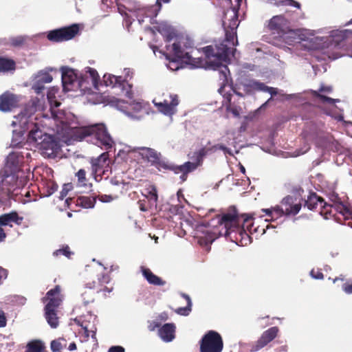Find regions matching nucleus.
Wrapping results in <instances>:
<instances>
[{
  "label": "nucleus",
  "instance_id": "nucleus-1",
  "mask_svg": "<svg viewBox=\"0 0 352 352\" xmlns=\"http://www.w3.org/2000/svg\"><path fill=\"white\" fill-rule=\"evenodd\" d=\"M233 46L238 45L236 32L234 28L226 32L225 40L214 46L208 45L200 50L204 56L206 66H227L231 63V58L234 56L236 49L229 47L225 43Z\"/></svg>",
  "mask_w": 352,
  "mask_h": 352
},
{
  "label": "nucleus",
  "instance_id": "nucleus-2",
  "mask_svg": "<svg viewBox=\"0 0 352 352\" xmlns=\"http://www.w3.org/2000/svg\"><path fill=\"white\" fill-rule=\"evenodd\" d=\"M231 232L229 230H225V232L218 228H210L204 224H199L195 228V237L197 239L201 245H208L217 238L224 236L228 241L235 243L238 245H246L250 241V236L243 227H234Z\"/></svg>",
  "mask_w": 352,
  "mask_h": 352
},
{
  "label": "nucleus",
  "instance_id": "nucleus-3",
  "mask_svg": "<svg viewBox=\"0 0 352 352\" xmlns=\"http://www.w3.org/2000/svg\"><path fill=\"white\" fill-rule=\"evenodd\" d=\"M34 104L33 107L25 106L20 113L15 116V121L12 122V125H19V129H14L12 131V137L10 142V147L12 148L21 147L26 144L24 135L28 133V136L30 134L31 129L33 127L30 126L31 124H36L38 120L37 117L34 115L37 109H41V104Z\"/></svg>",
  "mask_w": 352,
  "mask_h": 352
},
{
  "label": "nucleus",
  "instance_id": "nucleus-4",
  "mask_svg": "<svg viewBox=\"0 0 352 352\" xmlns=\"http://www.w3.org/2000/svg\"><path fill=\"white\" fill-rule=\"evenodd\" d=\"M31 129L28 135V141L34 143L41 154L45 158L54 159L60 151V142L53 135L47 134L44 131L43 126L36 121V124H31Z\"/></svg>",
  "mask_w": 352,
  "mask_h": 352
},
{
  "label": "nucleus",
  "instance_id": "nucleus-5",
  "mask_svg": "<svg viewBox=\"0 0 352 352\" xmlns=\"http://www.w3.org/2000/svg\"><path fill=\"white\" fill-rule=\"evenodd\" d=\"M78 136L80 140L87 138V142H91L106 151L112 148L115 144L104 124H96L80 128Z\"/></svg>",
  "mask_w": 352,
  "mask_h": 352
},
{
  "label": "nucleus",
  "instance_id": "nucleus-6",
  "mask_svg": "<svg viewBox=\"0 0 352 352\" xmlns=\"http://www.w3.org/2000/svg\"><path fill=\"white\" fill-rule=\"evenodd\" d=\"M232 212H228L222 214L221 216L219 215L217 218V221L218 225L211 226L210 223H204L206 226H210V228H218L220 230H222L223 232H225L226 229H228L229 232H231L233 230H234V227H238L236 224H239L241 221H243V224L248 223L249 220L252 219V217L248 214H242L239 215L237 213L236 208L233 206L232 207ZM203 224V223H197V225Z\"/></svg>",
  "mask_w": 352,
  "mask_h": 352
},
{
  "label": "nucleus",
  "instance_id": "nucleus-7",
  "mask_svg": "<svg viewBox=\"0 0 352 352\" xmlns=\"http://www.w3.org/2000/svg\"><path fill=\"white\" fill-rule=\"evenodd\" d=\"M210 154L208 147H201L197 151L192 153L189 157L192 162H186L183 164L177 165L175 168V174L181 173L179 177L182 182H185L187 179L188 174L195 171L199 166L203 164L205 157Z\"/></svg>",
  "mask_w": 352,
  "mask_h": 352
},
{
  "label": "nucleus",
  "instance_id": "nucleus-8",
  "mask_svg": "<svg viewBox=\"0 0 352 352\" xmlns=\"http://www.w3.org/2000/svg\"><path fill=\"white\" fill-rule=\"evenodd\" d=\"M84 25L73 23L70 25L52 30L47 33V38L52 43H62L74 39L80 35Z\"/></svg>",
  "mask_w": 352,
  "mask_h": 352
},
{
  "label": "nucleus",
  "instance_id": "nucleus-9",
  "mask_svg": "<svg viewBox=\"0 0 352 352\" xmlns=\"http://www.w3.org/2000/svg\"><path fill=\"white\" fill-rule=\"evenodd\" d=\"M138 149L140 151V154L142 158L146 160L158 170H170L175 174L176 164L162 157L160 153L148 147H139Z\"/></svg>",
  "mask_w": 352,
  "mask_h": 352
},
{
  "label": "nucleus",
  "instance_id": "nucleus-10",
  "mask_svg": "<svg viewBox=\"0 0 352 352\" xmlns=\"http://www.w3.org/2000/svg\"><path fill=\"white\" fill-rule=\"evenodd\" d=\"M106 102L107 104L116 107L131 118L139 119L140 116H137L136 113H140L142 111L146 112V105L142 101L132 100L128 102L123 100L118 99L114 96H108Z\"/></svg>",
  "mask_w": 352,
  "mask_h": 352
},
{
  "label": "nucleus",
  "instance_id": "nucleus-11",
  "mask_svg": "<svg viewBox=\"0 0 352 352\" xmlns=\"http://www.w3.org/2000/svg\"><path fill=\"white\" fill-rule=\"evenodd\" d=\"M52 80V76L47 72L41 71L36 77L35 82L32 86V89L37 94L34 98H32L30 102L26 104L27 107H33L36 104H41V109L37 111H43L45 109V83H49Z\"/></svg>",
  "mask_w": 352,
  "mask_h": 352
},
{
  "label": "nucleus",
  "instance_id": "nucleus-12",
  "mask_svg": "<svg viewBox=\"0 0 352 352\" xmlns=\"http://www.w3.org/2000/svg\"><path fill=\"white\" fill-rule=\"evenodd\" d=\"M167 53H164L166 58L170 62L176 63H184L189 66H206V63H202L200 60L197 65L194 59L188 52H184L179 43H174L171 46L166 45Z\"/></svg>",
  "mask_w": 352,
  "mask_h": 352
},
{
  "label": "nucleus",
  "instance_id": "nucleus-13",
  "mask_svg": "<svg viewBox=\"0 0 352 352\" xmlns=\"http://www.w3.org/2000/svg\"><path fill=\"white\" fill-rule=\"evenodd\" d=\"M74 322L84 330L85 341L88 340L89 334H91L93 341L96 343L98 342L96 338L97 324L98 323L97 316L89 311L86 314L76 318Z\"/></svg>",
  "mask_w": 352,
  "mask_h": 352
},
{
  "label": "nucleus",
  "instance_id": "nucleus-14",
  "mask_svg": "<svg viewBox=\"0 0 352 352\" xmlns=\"http://www.w3.org/2000/svg\"><path fill=\"white\" fill-rule=\"evenodd\" d=\"M223 348L221 335L212 330L208 331L200 341V352H221Z\"/></svg>",
  "mask_w": 352,
  "mask_h": 352
},
{
  "label": "nucleus",
  "instance_id": "nucleus-15",
  "mask_svg": "<svg viewBox=\"0 0 352 352\" xmlns=\"http://www.w3.org/2000/svg\"><path fill=\"white\" fill-rule=\"evenodd\" d=\"M304 207H307L309 210H319V213L323 216L325 219H329L330 214L333 210L331 206L327 205V203L316 192H309L307 199L305 201Z\"/></svg>",
  "mask_w": 352,
  "mask_h": 352
},
{
  "label": "nucleus",
  "instance_id": "nucleus-16",
  "mask_svg": "<svg viewBox=\"0 0 352 352\" xmlns=\"http://www.w3.org/2000/svg\"><path fill=\"white\" fill-rule=\"evenodd\" d=\"M63 89L65 91H78L80 82L79 81L80 74L77 69L73 67H60Z\"/></svg>",
  "mask_w": 352,
  "mask_h": 352
},
{
  "label": "nucleus",
  "instance_id": "nucleus-17",
  "mask_svg": "<svg viewBox=\"0 0 352 352\" xmlns=\"http://www.w3.org/2000/svg\"><path fill=\"white\" fill-rule=\"evenodd\" d=\"M89 69L86 72L85 74H80L78 90L83 94H90L92 91V87L98 89V83L100 80V76L97 71L92 67H87Z\"/></svg>",
  "mask_w": 352,
  "mask_h": 352
},
{
  "label": "nucleus",
  "instance_id": "nucleus-18",
  "mask_svg": "<svg viewBox=\"0 0 352 352\" xmlns=\"http://www.w3.org/2000/svg\"><path fill=\"white\" fill-rule=\"evenodd\" d=\"M289 21L281 15L273 16L269 21L268 28L273 33H277L284 39L289 35H295L296 33L289 28Z\"/></svg>",
  "mask_w": 352,
  "mask_h": 352
},
{
  "label": "nucleus",
  "instance_id": "nucleus-19",
  "mask_svg": "<svg viewBox=\"0 0 352 352\" xmlns=\"http://www.w3.org/2000/svg\"><path fill=\"white\" fill-rule=\"evenodd\" d=\"M278 328L277 327H272L265 331L259 338V339L254 343L247 344V350L250 352H256L267 346L277 336Z\"/></svg>",
  "mask_w": 352,
  "mask_h": 352
},
{
  "label": "nucleus",
  "instance_id": "nucleus-20",
  "mask_svg": "<svg viewBox=\"0 0 352 352\" xmlns=\"http://www.w3.org/2000/svg\"><path fill=\"white\" fill-rule=\"evenodd\" d=\"M58 88L55 87L49 88L47 91L46 99L50 106L52 117L55 120L59 121L61 124H64L65 121L63 120L64 113L54 109L60 104V103L56 100V95L58 94Z\"/></svg>",
  "mask_w": 352,
  "mask_h": 352
},
{
  "label": "nucleus",
  "instance_id": "nucleus-21",
  "mask_svg": "<svg viewBox=\"0 0 352 352\" xmlns=\"http://www.w3.org/2000/svg\"><path fill=\"white\" fill-rule=\"evenodd\" d=\"M22 162L12 151L6 157V162L3 169V177L5 178L17 177V173L20 170V166Z\"/></svg>",
  "mask_w": 352,
  "mask_h": 352
},
{
  "label": "nucleus",
  "instance_id": "nucleus-22",
  "mask_svg": "<svg viewBox=\"0 0 352 352\" xmlns=\"http://www.w3.org/2000/svg\"><path fill=\"white\" fill-rule=\"evenodd\" d=\"M243 89L248 95L254 94L255 91L267 92L271 96H276L278 93L276 88L268 87L265 83L257 80H252L248 84H243Z\"/></svg>",
  "mask_w": 352,
  "mask_h": 352
},
{
  "label": "nucleus",
  "instance_id": "nucleus-23",
  "mask_svg": "<svg viewBox=\"0 0 352 352\" xmlns=\"http://www.w3.org/2000/svg\"><path fill=\"white\" fill-rule=\"evenodd\" d=\"M322 124L310 122L307 124L302 131L303 138L307 141L317 142L323 135L324 131Z\"/></svg>",
  "mask_w": 352,
  "mask_h": 352
},
{
  "label": "nucleus",
  "instance_id": "nucleus-24",
  "mask_svg": "<svg viewBox=\"0 0 352 352\" xmlns=\"http://www.w3.org/2000/svg\"><path fill=\"white\" fill-rule=\"evenodd\" d=\"M18 97L7 91L0 96V111L3 112L10 111L18 105Z\"/></svg>",
  "mask_w": 352,
  "mask_h": 352
},
{
  "label": "nucleus",
  "instance_id": "nucleus-25",
  "mask_svg": "<svg viewBox=\"0 0 352 352\" xmlns=\"http://www.w3.org/2000/svg\"><path fill=\"white\" fill-rule=\"evenodd\" d=\"M283 206L285 216L297 214L302 208V204L296 203V198L287 195L283 199L280 203Z\"/></svg>",
  "mask_w": 352,
  "mask_h": 352
},
{
  "label": "nucleus",
  "instance_id": "nucleus-26",
  "mask_svg": "<svg viewBox=\"0 0 352 352\" xmlns=\"http://www.w3.org/2000/svg\"><path fill=\"white\" fill-rule=\"evenodd\" d=\"M336 207L335 210L340 215L336 221L342 224L347 221L346 224L352 228V208L340 204H336Z\"/></svg>",
  "mask_w": 352,
  "mask_h": 352
},
{
  "label": "nucleus",
  "instance_id": "nucleus-27",
  "mask_svg": "<svg viewBox=\"0 0 352 352\" xmlns=\"http://www.w3.org/2000/svg\"><path fill=\"white\" fill-rule=\"evenodd\" d=\"M23 221V217L19 215L16 211L12 210L0 215V226H9L12 228L13 224L20 226Z\"/></svg>",
  "mask_w": 352,
  "mask_h": 352
},
{
  "label": "nucleus",
  "instance_id": "nucleus-28",
  "mask_svg": "<svg viewBox=\"0 0 352 352\" xmlns=\"http://www.w3.org/2000/svg\"><path fill=\"white\" fill-rule=\"evenodd\" d=\"M175 329L174 323H166L159 329V336L164 342H171L175 338Z\"/></svg>",
  "mask_w": 352,
  "mask_h": 352
},
{
  "label": "nucleus",
  "instance_id": "nucleus-29",
  "mask_svg": "<svg viewBox=\"0 0 352 352\" xmlns=\"http://www.w3.org/2000/svg\"><path fill=\"white\" fill-rule=\"evenodd\" d=\"M141 271L144 278L150 285L155 286H163L166 284L165 280L154 274L150 269L141 267Z\"/></svg>",
  "mask_w": 352,
  "mask_h": 352
},
{
  "label": "nucleus",
  "instance_id": "nucleus-30",
  "mask_svg": "<svg viewBox=\"0 0 352 352\" xmlns=\"http://www.w3.org/2000/svg\"><path fill=\"white\" fill-rule=\"evenodd\" d=\"M13 149L12 152L23 164L27 163L31 160V152L28 148H25L24 146Z\"/></svg>",
  "mask_w": 352,
  "mask_h": 352
},
{
  "label": "nucleus",
  "instance_id": "nucleus-31",
  "mask_svg": "<svg viewBox=\"0 0 352 352\" xmlns=\"http://www.w3.org/2000/svg\"><path fill=\"white\" fill-rule=\"evenodd\" d=\"M45 318L51 328L56 329L58 326L59 322L56 311L53 309H45Z\"/></svg>",
  "mask_w": 352,
  "mask_h": 352
},
{
  "label": "nucleus",
  "instance_id": "nucleus-32",
  "mask_svg": "<svg viewBox=\"0 0 352 352\" xmlns=\"http://www.w3.org/2000/svg\"><path fill=\"white\" fill-rule=\"evenodd\" d=\"M96 201V198L94 197L81 196L77 198L76 204L84 208H92Z\"/></svg>",
  "mask_w": 352,
  "mask_h": 352
},
{
  "label": "nucleus",
  "instance_id": "nucleus-33",
  "mask_svg": "<svg viewBox=\"0 0 352 352\" xmlns=\"http://www.w3.org/2000/svg\"><path fill=\"white\" fill-rule=\"evenodd\" d=\"M155 106L157 107V110L165 116H173L176 110L173 109L167 100L160 102H154Z\"/></svg>",
  "mask_w": 352,
  "mask_h": 352
},
{
  "label": "nucleus",
  "instance_id": "nucleus-34",
  "mask_svg": "<svg viewBox=\"0 0 352 352\" xmlns=\"http://www.w3.org/2000/svg\"><path fill=\"white\" fill-rule=\"evenodd\" d=\"M329 200L331 203H330V204L327 203V205H329V206H331L333 207V210L331 212V213L328 214V216H329V219H333L336 221V217H338L340 216L338 214V212L335 210L336 208V204H344L340 201V199L337 194L331 195L329 196Z\"/></svg>",
  "mask_w": 352,
  "mask_h": 352
},
{
  "label": "nucleus",
  "instance_id": "nucleus-35",
  "mask_svg": "<svg viewBox=\"0 0 352 352\" xmlns=\"http://www.w3.org/2000/svg\"><path fill=\"white\" fill-rule=\"evenodd\" d=\"M224 98L227 100L228 104L226 105V109L228 112H230L236 118L240 117V113L242 110L239 106H232L231 104L232 95L227 94L224 96Z\"/></svg>",
  "mask_w": 352,
  "mask_h": 352
},
{
  "label": "nucleus",
  "instance_id": "nucleus-36",
  "mask_svg": "<svg viewBox=\"0 0 352 352\" xmlns=\"http://www.w3.org/2000/svg\"><path fill=\"white\" fill-rule=\"evenodd\" d=\"M25 352H46L44 344L41 341L37 340L30 342L27 346Z\"/></svg>",
  "mask_w": 352,
  "mask_h": 352
},
{
  "label": "nucleus",
  "instance_id": "nucleus-37",
  "mask_svg": "<svg viewBox=\"0 0 352 352\" xmlns=\"http://www.w3.org/2000/svg\"><path fill=\"white\" fill-rule=\"evenodd\" d=\"M104 81L107 86H111L115 87L117 85H120L122 77L121 76H116L114 75H109L108 78L106 77V75L104 76Z\"/></svg>",
  "mask_w": 352,
  "mask_h": 352
},
{
  "label": "nucleus",
  "instance_id": "nucleus-38",
  "mask_svg": "<svg viewBox=\"0 0 352 352\" xmlns=\"http://www.w3.org/2000/svg\"><path fill=\"white\" fill-rule=\"evenodd\" d=\"M274 4L276 6H292L297 8H300V4L294 0H274Z\"/></svg>",
  "mask_w": 352,
  "mask_h": 352
},
{
  "label": "nucleus",
  "instance_id": "nucleus-39",
  "mask_svg": "<svg viewBox=\"0 0 352 352\" xmlns=\"http://www.w3.org/2000/svg\"><path fill=\"white\" fill-rule=\"evenodd\" d=\"M147 190L148 195L146 197L149 199L151 204H155L158 198L156 187L155 186H151Z\"/></svg>",
  "mask_w": 352,
  "mask_h": 352
},
{
  "label": "nucleus",
  "instance_id": "nucleus-40",
  "mask_svg": "<svg viewBox=\"0 0 352 352\" xmlns=\"http://www.w3.org/2000/svg\"><path fill=\"white\" fill-rule=\"evenodd\" d=\"M48 300V302L45 306V309H53L56 311V309L60 304V298L59 297H55L49 298Z\"/></svg>",
  "mask_w": 352,
  "mask_h": 352
},
{
  "label": "nucleus",
  "instance_id": "nucleus-41",
  "mask_svg": "<svg viewBox=\"0 0 352 352\" xmlns=\"http://www.w3.org/2000/svg\"><path fill=\"white\" fill-rule=\"evenodd\" d=\"M76 176L78 178V183L79 186H86L87 179H86V172L84 169H80L76 173Z\"/></svg>",
  "mask_w": 352,
  "mask_h": 352
},
{
  "label": "nucleus",
  "instance_id": "nucleus-42",
  "mask_svg": "<svg viewBox=\"0 0 352 352\" xmlns=\"http://www.w3.org/2000/svg\"><path fill=\"white\" fill-rule=\"evenodd\" d=\"M190 69H196L197 67H190ZM205 69H212L213 70H216L219 67H203ZM223 69L219 71L220 78H223V82H226V83L228 82V79L227 76V73L230 74L229 67H222Z\"/></svg>",
  "mask_w": 352,
  "mask_h": 352
},
{
  "label": "nucleus",
  "instance_id": "nucleus-43",
  "mask_svg": "<svg viewBox=\"0 0 352 352\" xmlns=\"http://www.w3.org/2000/svg\"><path fill=\"white\" fill-rule=\"evenodd\" d=\"M192 305H190V302L188 304H186V307H178L175 309V313L180 316H187L190 314L192 310Z\"/></svg>",
  "mask_w": 352,
  "mask_h": 352
},
{
  "label": "nucleus",
  "instance_id": "nucleus-44",
  "mask_svg": "<svg viewBox=\"0 0 352 352\" xmlns=\"http://www.w3.org/2000/svg\"><path fill=\"white\" fill-rule=\"evenodd\" d=\"M10 43L13 47H21L25 43V38L21 36L13 37L10 38Z\"/></svg>",
  "mask_w": 352,
  "mask_h": 352
},
{
  "label": "nucleus",
  "instance_id": "nucleus-45",
  "mask_svg": "<svg viewBox=\"0 0 352 352\" xmlns=\"http://www.w3.org/2000/svg\"><path fill=\"white\" fill-rule=\"evenodd\" d=\"M273 210V217H274L275 219H277L284 215H285L283 208L282 204H280V206H276L274 208H272Z\"/></svg>",
  "mask_w": 352,
  "mask_h": 352
},
{
  "label": "nucleus",
  "instance_id": "nucleus-46",
  "mask_svg": "<svg viewBox=\"0 0 352 352\" xmlns=\"http://www.w3.org/2000/svg\"><path fill=\"white\" fill-rule=\"evenodd\" d=\"M60 292V287L58 285H56V286H55L54 288L51 289L50 290H49L47 292L46 296L43 298V300L45 298L49 299L51 298L58 297Z\"/></svg>",
  "mask_w": 352,
  "mask_h": 352
},
{
  "label": "nucleus",
  "instance_id": "nucleus-47",
  "mask_svg": "<svg viewBox=\"0 0 352 352\" xmlns=\"http://www.w3.org/2000/svg\"><path fill=\"white\" fill-rule=\"evenodd\" d=\"M53 254L54 256H58L59 254H63L67 258H70V256L73 254L72 252L69 250V248L68 245L65 246L62 249L56 250L55 252H54Z\"/></svg>",
  "mask_w": 352,
  "mask_h": 352
},
{
  "label": "nucleus",
  "instance_id": "nucleus-48",
  "mask_svg": "<svg viewBox=\"0 0 352 352\" xmlns=\"http://www.w3.org/2000/svg\"><path fill=\"white\" fill-rule=\"evenodd\" d=\"M50 349L52 352H58L62 349V344L59 340H54L51 342Z\"/></svg>",
  "mask_w": 352,
  "mask_h": 352
},
{
  "label": "nucleus",
  "instance_id": "nucleus-49",
  "mask_svg": "<svg viewBox=\"0 0 352 352\" xmlns=\"http://www.w3.org/2000/svg\"><path fill=\"white\" fill-rule=\"evenodd\" d=\"M58 186L54 182H51L47 186L46 196L49 197L58 190Z\"/></svg>",
  "mask_w": 352,
  "mask_h": 352
},
{
  "label": "nucleus",
  "instance_id": "nucleus-50",
  "mask_svg": "<svg viewBox=\"0 0 352 352\" xmlns=\"http://www.w3.org/2000/svg\"><path fill=\"white\" fill-rule=\"evenodd\" d=\"M315 95L318 98L321 99L322 101L328 102L329 104H333V103L338 102L340 101L339 99H333V98H331L330 97H328V96H326L318 94L316 92Z\"/></svg>",
  "mask_w": 352,
  "mask_h": 352
},
{
  "label": "nucleus",
  "instance_id": "nucleus-51",
  "mask_svg": "<svg viewBox=\"0 0 352 352\" xmlns=\"http://www.w3.org/2000/svg\"><path fill=\"white\" fill-rule=\"evenodd\" d=\"M0 66H15V62L11 58L0 57Z\"/></svg>",
  "mask_w": 352,
  "mask_h": 352
},
{
  "label": "nucleus",
  "instance_id": "nucleus-52",
  "mask_svg": "<svg viewBox=\"0 0 352 352\" xmlns=\"http://www.w3.org/2000/svg\"><path fill=\"white\" fill-rule=\"evenodd\" d=\"M183 206L180 204L173 205L170 207L169 210L173 214L177 215L182 212Z\"/></svg>",
  "mask_w": 352,
  "mask_h": 352
},
{
  "label": "nucleus",
  "instance_id": "nucleus-53",
  "mask_svg": "<svg viewBox=\"0 0 352 352\" xmlns=\"http://www.w3.org/2000/svg\"><path fill=\"white\" fill-rule=\"evenodd\" d=\"M71 190L69 184H64L62 190L60 192L59 199L63 200L67 195L68 192Z\"/></svg>",
  "mask_w": 352,
  "mask_h": 352
},
{
  "label": "nucleus",
  "instance_id": "nucleus-54",
  "mask_svg": "<svg viewBox=\"0 0 352 352\" xmlns=\"http://www.w3.org/2000/svg\"><path fill=\"white\" fill-rule=\"evenodd\" d=\"M208 150L210 151V153H214L215 151H217V150H221V151H223V152L225 151V150H226V146L223 144H215L212 146H210V147H208Z\"/></svg>",
  "mask_w": 352,
  "mask_h": 352
},
{
  "label": "nucleus",
  "instance_id": "nucleus-55",
  "mask_svg": "<svg viewBox=\"0 0 352 352\" xmlns=\"http://www.w3.org/2000/svg\"><path fill=\"white\" fill-rule=\"evenodd\" d=\"M98 282L102 284H107L110 282V276L107 274H102L98 278Z\"/></svg>",
  "mask_w": 352,
  "mask_h": 352
},
{
  "label": "nucleus",
  "instance_id": "nucleus-56",
  "mask_svg": "<svg viewBox=\"0 0 352 352\" xmlns=\"http://www.w3.org/2000/svg\"><path fill=\"white\" fill-rule=\"evenodd\" d=\"M8 270L0 266V285H1L3 281L8 278Z\"/></svg>",
  "mask_w": 352,
  "mask_h": 352
},
{
  "label": "nucleus",
  "instance_id": "nucleus-57",
  "mask_svg": "<svg viewBox=\"0 0 352 352\" xmlns=\"http://www.w3.org/2000/svg\"><path fill=\"white\" fill-rule=\"evenodd\" d=\"M310 275L314 279L321 280V279H323V278H324V275H323L322 272L320 271H318V270L315 272L314 270H312L310 272Z\"/></svg>",
  "mask_w": 352,
  "mask_h": 352
},
{
  "label": "nucleus",
  "instance_id": "nucleus-58",
  "mask_svg": "<svg viewBox=\"0 0 352 352\" xmlns=\"http://www.w3.org/2000/svg\"><path fill=\"white\" fill-rule=\"evenodd\" d=\"M16 67H0V75L13 74Z\"/></svg>",
  "mask_w": 352,
  "mask_h": 352
},
{
  "label": "nucleus",
  "instance_id": "nucleus-59",
  "mask_svg": "<svg viewBox=\"0 0 352 352\" xmlns=\"http://www.w3.org/2000/svg\"><path fill=\"white\" fill-rule=\"evenodd\" d=\"M170 98L171 101L169 104L173 107V109H175V107L179 104L178 96L176 94H170Z\"/></svg>",
  "mask_w": 352,
  "mask_h": 352
},
{
  "label": "nucleus",
  "instance_id": "nucleus-60",
  "mask_svg": "<svg viewBox=\"0 0 352 352\" xmlns=\"http://www.w3.org/2000/svg\"><path fill=\"white\" fill-rule=\"evenodd\" d=\"M325 113L327 115V116H331V118H334L335 120H336L337 121H342L344 120V116L342 114H338V115H335L333 113L332 111L331 110H329V111H326Z\"/></svg>",
  "mask_w": 352,
  "mask_h": 352
},
{
  "label": "nucleus",
  "instance_id": "nucleus-61",
  "mask_svg": "<svg viewBox=\"0 0 352 352\" xmlns=\"http://www.w3.org/2000/svg\"><path fill=\"white\" fill-rule=\"evenodd\" d=\"M99 200L102 203H109L113 200L111 195H101L98 196Z\"/></svg>",
  "mask_w": 352,
  "mask_h": 352
},
{
  "label": "nucleus",
  "instance_id": "nucleus-62",
  "mask_svg": "<svg viewBox=\"0 0 352 352\" xmlns=\"http://www.w3.org/2000/svg\"><path fill=\"white\" fill-rule=\"evenodd\" d=\"M7 324V319L5 316V313L3 311H0V328L5 327Z\"/></svg>",
  "mask_w": 352,
  "mask_h": 352
},
{
  "label": "nucleus",
  "instance_id": "nucleus-63",
  "mask_svg": "<svg viewBox=\"0 0 352 352\" xmlns=\"http://www.w3.org/2000/svg\"><path fill=\"white\" fill-rule=\"evenodd\" d=\"M332 36H338L340 39L336 40V42H338L341 40H343L346 37V31H338L336 32H333Z\"/></svg>",
  "mask_w": 352,
  "mask_h": 352
},
{
  "label": "nucleus",
  "instance_id": "nucleus-64",
  "mask_svg": "<svg viewBox=\"0 0 352 352\" xmlns=\"http://www.w3.org/2000/svg\"><path fill=\"white\" fill-rule=\"evenodd\" d=\"M108 352H125V350L121 346H113L109 349Z\"/></svg>",
  "mask_w": 352,
  "mask_h": 352
}]
</instances>
